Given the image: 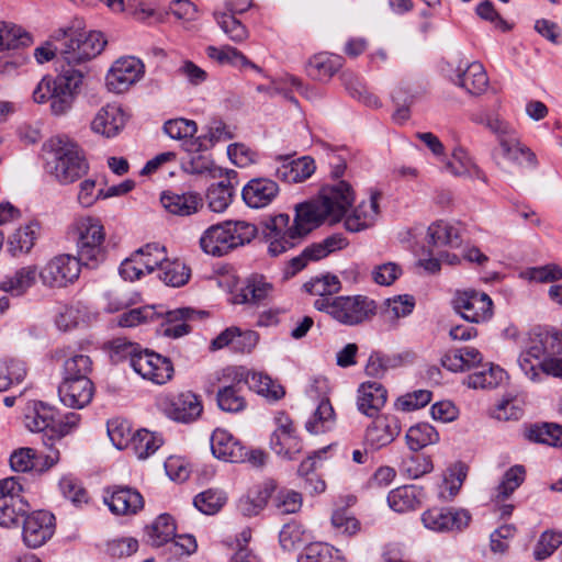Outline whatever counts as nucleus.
I'll use <instances>...</instances> for the list:
<instances>
[{
	"instance_id": "nucleus-59",
	"label": "nucleus",
	"mask_w": 562,
	"mask_h": 562,
	"mask_svg": "<svg viewBox=\"0 0 562 562\" xmlns=\"http://www.w3.org/2000/svg\"><path fill=\"white\" fill-rule=\"evenodd\" d=\"M26 375L22 361L9 359L0 361V392L7 391L14 383H20Z\"/></svg>"
},
{
	"instance_id": "nucleus-37",
	"label": "nucleus",
	"mask_w": 562,
	"mask_h": 562,
	"mask_svg": "<svg viewBox=\"0 0 562 562\" xmlns=\"http://www.w3.org/2000/svg\"><path fill=\"white\" fill-rule=\"evenodd\" d=\"M37 278L40 279V270L35 265L21 267L1 281L0 289L4 292L22 295L36 283Z\"/></svg>"
},
{
	"instance_id": "nucleus-18",
	"label": "nucleus",
	"mask_w": 562,
	"mask_h": 562,
	"mask_svg": "<svg viewBox=\"0 0 562 562\" xmlns=\"http://www.w3.org/2000/svg\"><path fill=\"white\" fill-rule=\"evenodd\" d=\"M128 115L117 103L103 105L91 122V130L108 138L116 136L125 126Z\"/></svg>"
},
{
	"instance_id": "nucleus-64",
	"label": "nucleus",
	"mask_w": 562,
	"mask_h": 562,
	"mask_svg": "<svg viewBox=\"0 0 562 562\" xmlns=\"http://www.w3.org/2000/svg\"><path fill=\"white\" fill-rule=\"evenodd\" d=\"M108 435L114 447L124 449L132 443L133 432L127 420L114 418L108 422Z\"/></svg>"
},
{
	"instance_id": "nucleus-43",
	"label": "nucleus",
	"mask_w": 562,
	"mask_h": 562,
	"mask_svg": "<svg viewBox=\"0 0 562 562\" xmlns=\"http://www.w3.org/2000/svg\"><path fill=\"white\" fill-rule=\"evenodd\" d=\"M209 58L217 61L221 65H232L240 67H250L256 71H260V67L250 61L240 50L229 45L222 47L209 46L206 48Z\"/></svg>"
},
{
	"instance_id": "nucleus-25",
	"label": "nucleus",
	"mask_w": 562,
	"mask_h": 562,
	"mask_svg": "<svg viewBox=\"0 0 562 562\" xmlns=\"http://www.w3.org/2000/svg\"><path fill=\"white\" fill-rule=\"evenodd\" d=\"M274 291L273 284L259 273L250 274L240 293L236 295V302L243 304L260 305L271 299Z\"/></svg>"
},
{
	"instance_id": "nucleus-32",
	"label": "nucleus",
	"mask_w": 562,
	"mask_h": 562,
	"mask_svg": "<svg viewBox=\"0 0 562 562\" xmlns=\"http://www.w3.org/2000/svg\"><path fill=\"white\" fill-rule=\"evenodd\" d=\"M55 357L64 359V378L81 379V376H88L92 371L91 358L71 347L56 350Z\"/></svg>"
},
{
	"instance_id": "nucleus-17",
	"label": "nucleus",
	"mask_w": 562,
	"mask_h": 562,
	"mask_svg": "<svg viewBox=\"0 0 562 562\" xmlns=\"http://www.w3.org/2000/svg\"><path fill=\"white\" fill-rule=\"evenodd\" d=\"M58 394L64 405L80 409L91 402L94 385L89 376H81V379L64 378L58 387Z\"/></svg>"
},
{
	"instance_id": "nucleus-16",
	"label": "nucleus",
	"mask_w": 562,
	"mask_h": 562,
	"mask_svg": "<svg viewBox=\"0 0 562 562\" xmlns=\"http://www.w3.org/2000/svg\"><path fill=\"white\" fill-rule=\"evenodd\" d=\"M55 531V517L46 510H35L23 520L22 537L29 548H40Z\"/></svg>"
},
{
	"instance_id": "nucleus-27",
	"label": "nucleus",
	"mask_w": 562,
	"mask_h": 562,
	"mask_svg": "<svg viewBox=\"0 0 562 562\" xmlns=\"http://www.w3.org/2000/svg\"><path fill=\"white\" fill-rule=\"evenodd\" d=\"M235 137V127L222 120L213 119L206 125V132L194 140L187 143L189 150L210 149L216 143L227 142Z\"/></svg>"
},
{
	"instance_id": "nucleus-6",
	"label": "nucleus",
	"mask_w": 562,
	"mask_h": 562,
	"mask_svg": "<svg viewBox=\"0 0 562 562\" xmlns=\"http://www.w3.org/2000/svg\"><path fill=\"white\" fill-rule=\"evenodd\" d=\"M75 231L77 257L83 266L97 268L108 256L102 222L93 216H83L76 221Z\"/></svg>"
},
{
	"instance_id": "nucleus-42",
	"label": "nucleus",
	"mask_w": 562,
	"mask_h": 562,
	"mask_svg": "<svg viewBox=\"0 0 562 562\" xmlns=\"http://www.w3.org/2000/svg\"><path fill=\"white\" fill-rule=\"evenodd\" d=\"M32 43V35L21 26L0 22V52L26 47Z\"/></svg>"
},
{
	"instance_id": "nucleus-48",
	"label": "nucleus",
	"mask_w": 562,
	"mask_h": 562,
	"mask_svg": "<svg viewBox=\"0 0 562 562\" xmlns=\"http://www.w3.org/2000/svg\"><path fill=\"white\" fill-rule=\"evenodd\" d=\"M176 524L173 518L168 514H161L149 527L148 536L150 542L155 547H161L176 538Z\"/></svg>"
},
{
	"instance_id": "nucleus-10",
	"label": "nucleus",
	"mask_w": 562,
	"mask_h": 562,
	"mask_svg": "<svg viewBox=\"0 0 562 562\" xmlns=\"http://www.w3.org/2000/svg\"><path fill=\"white\" fill-rule=\"evenodd\" d=\"M81 266L83 265L77 256L68 254L54 256L40 269V280L49 289L67 288L78 280Z\"/></svg>"
},
{
	"instance_id": "nucleus-11",
	"label": "nucleus",
	"mask_w": 562,
	"mask_h": 562,
	"mask_svg": "<svg viewBox=\"0 0 562 562\" xmlns=\"http://www.w3.org/2000/svg\"><path fill=\"white\" fill-rule=\"evenodd\" d=\"M83 79L81 69L74 66H59V74L54 78V91L49 94L50 110L55 115L65 114L72 105Z\"/></svg>"
},
{
	"instance_id": "nucleus-29",
	"label": "nucleus",
	"mask_w": 562,
	"mask_h": 562,
	"mask_svg": "<svg viewBox=\"0 0 562 562\" xmlns=\"http://www.w3.org/2000/svg\"><path fill=\"white\" fill-rule=\"evenodd\" d=\"M380 193L374 192L368 201H362L345 220V227L351 233H358L373 225L379 214Z\"/></svg>"
},
{
	"instance_id": "nucleus-22",
	"label": "nucleus",
	"mask_w": 562,
	"mask_h": 562,
	"mask_svg": "<svg viewBox=\"0 0 562 562\" xmlns=\"http://www.w3.org/2000/svg\"><path fill=\"white\" fill-rule=\"evenodd\" d=\"M211 450L215 458L226 462H245L247 450L231 432L217 428L211 436Z\"/></svg>"
},
{
	"instance_id": "nucleus-30",
	"label": "nucleus",
	"mask_w": 562,
	"mask_h": 562,
	"mask_svg": "<svg viewBox=\"0 0 562 562\" xmlns=\"http://www.w3.org/2000/svg\"><path fill=\"white\" fill-rule=\"evenodd\" d=\"M202 409L203 406L198 395L187 391L172 398L168 414L173 420L191 423L201 415Z\"/></svg>"
},
{
	"instance_id": "nucleus-34",
	"label": "nucleus",
	"mask_w": 562,
	"mask_h": 562,
	"mask_svg": "<svg viewBox=\"0 0 562 562\" xmlns=\"http://www.w3.org/2000/svg\"><path fill=\"white\" fill-rule=\"evenodd\" d=\"M463 231L460 223L435 222L427 231L428 243L432 246L459 247L462 243Z\"/></svg>"
},
{
	"instance_id": "nucleus-60",
	"label": "nucleus",
	"mask_w": 562,
	"mask_h": 562,
	"mask_svg": "<svg viewBox=\"0 0 562 562\" xmlns=\"http://www.w3.org/2000/svg\"><path fill=\"white\" fill-rule=\"evenodd\" d=\"M528 438L552 447L560 446L562 445V426L558 424L535 425L529 429Z\"/></svg>"
},
{
	"instance_id": "nucleus-49",
	"label": "nucleus",
	"mask_w": 562,
	"mask_h": 562,
	"mask_svg": "<svg viewBox=\"0 0 562 562\" xmlns=\"http://www.w3.org/2000/svg\"><path fill=\"white\" fill-rule=\"evenodd\" d=\"M432 469L434 464L429 456L414 453V451L404 457L400 465L402 475L409 480L419 479L430 473Z\"/></svg>"
},
{
	"instance_id": "nucleus-19",
	"label": "nucleus",
	"mask_w": 562,
	"mask_h": 562,
	"mask_svg": "<svg viewBox=\"0 0 562 562\" xmlns=\"http://www.w3.org/2000/svg\"><path fill=\"white\" fill-rule=\"evenodd\" d=\"M104 503L115 515H134L144 507V498L139 492L128 486H113L106 490Z\"/></svg>"
},
{
	"instance_id": "nucleus-52",
	"label": "nucleus",
	"mask_w": 562,
	"mask_h": 562,
	"mask_svg": "<svg viewBox=\"0 0 562 562\" xmlns=\"http://www.w3.org/2000/svg\"><path fill=\"white\" fill-rule=\"evenodd\" d=\"M310 539L308 531L296 521L285 524L279 533L280 546L285 551H292L306 543Z\"/></svg>"
},
{
	"instance_id": "nucleus-14",
	"label": "nucleus",
	"mask_w": 562,
	"mask_h": 562,
	"mask_svg": "<svg viewBox=\"0 0 562 562\" xmlns=\"http://www.w3.org/2000/svg\"><path fill=\"white\" fill-rule=\"evenodd\" d=\"M274 424L270 448L280 457L295 459L302 452V441L296 435L292 419L284 412H279L274 416Z\"/></svg>"
},
{
	"instance_id": "nucleus-62",
	"label": "nucleus",
	"mask_w": 562,
	"mask_h": 562,
	"mask_svg": "<svg viewBox=\"0 0 562 562\" xmlns=\"http://www.w3.org/2000/svg\"><path fill=\"white\" fill-rule=\"evenodd\" d=\"M207 150L209 149L186 150L189 157L182 162L183 170L192 175L212 172L214 161L211 155L205 153Z\"/></svg>"
},
{
	"instance_id": "nucleus-47",
	"label": "nucleus",
	"mask_w": 562,
	"mask_h": 562,
	"mask_svg": "<svg viewBox=\"0 0 562 562\" xmlns=\"http://www.w3.org/2000/svg\"><path fill=\"white\" fill-rule=\"evenodd\" d=\"M504 378L505 371L501 367L490 364L487 369L483 368L468 375L464 384L471 389H494L502 383Z\"/></svg>"
},
{
	"instance_id": "nucleus-40",
	"label": "nucleus",
	"mask_w": 562,
	"mask_h": 562,
	"mask_svg": "<svg viewBox=\"0 0 562 562\" xmlns=\"http://www.w3.org/2000/svg\"><path fill=\"white\" fill-rule=\"evenodd\" d=\"M467 473L468 468L461 462L448 468L443 475L442 484L439 487V498L443 502H451L460 492Z\"/></svg>"
},
{
	"instance_id": "nucleus-51",
	"label": "nucleus",
	"mask_w": 562,
	"mask_h": 562,
	"mask_svg": "<svg viewBox=\"0 0 562 562\" xmlns=\"http://www.w3.org/2000/svg\"><path fill=\"white\" fill-rule=\"evenodd\" d=\"M164 132L172 139L181 140L182 148L184 150H189L186 145L187 143L194 140L198 136H195L198 132V125L194 121L178 117L168 120L164 124Z\"/></svg>"
},
{
	"instance_id": "nucleus-46",
	"label": "nucleus",
	"mask_w": 562,
	"mask_h": 562,
	"mask_svg": "<svg viewBox=\"0 0 562 562\" xmlns=\"http://www.w3.org/2000/svg\"><path fill=\"white\" fill-rule=\"evenodd\" d=\"M438 441V431L428 423L416 424L409 427L406 432V442L408 448L414 452L429 445L437 443Z\"/></svg>"
},
{
	"instance_id": "nucleus-4",
	"label": "nucleus",
	"mask_w": 562,
	"mask_h": 562,
	"mask_svg": "<svg viewBox=\"0 0 562 562\" xmlns=\"http://www.w3.org/2000/svg\"><path fill=\"white\" fill-rule=\"evenodd\" d=\"M52 38L60 44V58L65 66L74 67L97 57L106 45L101 32L86 31L79 23L55 31Z\"/></svg>"
},
{
	"instance_id": "nucleus-63",
	"label": "nucleus",
	"mask_w": 562,
	"mask_h": 562,
	"mask_svg": "<svg viewBox=\"0 0 562 562\" xmlns=\"http://www.w3.org/2000/svg\"><path fill=\"white\" fill-rule=\"evenodd\" d=\"M35 239V225H26L23 228H19L12 236L9 237V250L13 256L26 254L33 248Z\"/></svg>"
},
{
	"instance_id": "nucleus-8",
	"label": "nucleus",
	"mask_w": 562,
	"mask_h": 562,
	"mask_svg": "<svg viewBox=\"0 0 562 562\" xmlns=\"http://www.w3.org/2000/svg\"><path fill=\"white\" fill-rule=\"evenodd\" d=\"M116 352L130 357V366L143 379L156 384H164L173 375V366L170 359L154 351H137L136 345L132 342L115 341Z\"/></svg>"
},
{
	"instance_id": "nucleus-61",
	"label": "nucleus",
	"mask_w": 562,
	"mask_h": 562,
	"mask_svg": "<svg viewBox=\"0 0 562 562\" xmlns=\"http://www.w3.org/2000/svg\"><path fill=\"white\" fill-rule=\"evenodd\" d=\"M299 562H344V560L334 552V549L326 543L315 542L308 544L299 555Z\"/></svg>"
},
{
	"instance_id": "nucleus-13",
	"label": "nucleus",
	"mask_w": 562,
	"mask_h": 562,
	"mask_svg": "<svg viewBox=\"0 0 562 562\" xmlns=\"http://www.w3.org/2000/svg\"><path fill=\"white\" fill-rule=\"evenodd\" d=\"M471 521V514L463 508L432 507L422 514L425 528L437 531H462Z\"/></svg>"
},
{
	"instance_id": "nucleus-54",
	"label": "nucleus",
	"mask_w": 562,
	"mask_h": 562,
	"mask_svg": "<svg viewBox=\"0 0 562 562\" xmlns=\"http://www.w3.org/2000/svg\"><path fill=\"white\" fill-rule=\"evenodd\" d=\"M303 286L310 294L318 296L317 299H334L333 294L340 290V281L336 276L326 274L311 279Z\"/></svg>"
},
{
	"instance_id": "nucleus-38",
	"label": "nucleus",
	"mask_w": 562,
	"mask_h": 562,
	"mask_svg": "<svg viewBox=\"0 0 562 562\" xmlns=\"http://www.w3.org/2000/svg\"><path fill=\"white\" fill-rule=\"evenodd\" d=\"M420 493L422 490L415 485H404L389 493L387 504L397 513L414 510L420 505Z\"/></svg>"
},
{
	"instance_id": "nucleus-12",
	"label": "nucleus",
	"mask_w": 562,
	"mask_h": 562,
	"mask_svg": "<svg viewBox=\"0 0 562 562\" xmlns=\"http://www.w3.org/2000/svg\"><path fill=\"white\" fill-rule=\"evenodd\" d=\"M453 308L470 323H484L493 316V301L484 292L475 290L458 291L453 299Z\"/></svg>"
},
{
	"instance_id": "nucleus-28",
	"label": "nucleus",
	"mask_w": 562,
	"mask_h": 562,
	"mask_svg": "<svg viewBox=\"0 0 562 562\" xmlns=\"http://www.w3.org/2000/svg\"><path fill=\"white\" fill-rule=\"evenodd\" d=\"M358 393V409L369 417L375 416L387 400V391L375 381L362 383Z\"/></svg>"
},
{
	"instance_id": "nucleus-55",
	"label": "nucleus",
	"mask_w": 562,
	"mask_h": 562,
	"mask_svg": "<svg viewBox=\"0 0 562 562\" xmlns=\"http://www.w3.org/2000/svg\"><path fill=\"white\" fill-rule=\"evenodd\" d=\"M525 477L526 469L524 465L516 464L509 468L496 487V499L504 501L508 498L521 485V483L525 481Z\"/></svg>"
},
{
	"instance_id": "nucleus-56",
	"label": "nucleus",
	"mask_w": 562,
	"mask_h": 562,
	"mask_svg": "<svg viewBox=\"0 0 562 562\" xmlns=\"http://www.w3.org/2000/svg\"><path fill=\"white\" fill-rule=\"evenodd\" d=\"M159 271V279L173 288L184 285L190 278V269L178 260L164 262Z\"/></svg>"
},
{
	"instance_id": "nucleus-5",
	"label": "nucleus",
	"mask_w": 562,
	"mask_h": 562,
	"mask_svg": "<svg viewBox=\"0 0 562 562\" xmlns=\"http://www.w3.org/2000/svg\"><path fill=\"white\" fill-rule=\"evenodd\" d=\"M256 225L245 221H226L209 227L200 238L205 254L221 257L250 243L257 235Z\"/></svg>"
},
{
	"instance_id": "nucleus-45",
	"label": "nucleus",
	"mask_w": 562,
	"mask_h": 562,
	"mask_svg": "<svg viewBox=\"0 0 562 562\" xmlns=\"http://www.w3.org/2000/svg\"><path fill=\"white\" fill-rule=\"evenodd\" d=\"M30 505L23 497H4L0 502V526L10 528L19 525L20 517H26Z\"/></svg>"
},
{
	"instance_id": "nucleus-35",
	"label": "nucleus",
	"mask_w": 562,
	"mask_h": 562,
	"mask_svg": "<svg viewBox=\"0 0 562 562\" xmlns=\"http://www.w3.org/2000/svg\"><path fill=\"white\" fill-rule=\"evenodd\" d=\"M344 58L339 55L319 53L310 58L307 75L318 81H328L341 67Z\"/></svg>"
},
{
	"instance_id": "nucleus-50",
	"label": "nucleus",
	"mask_w": 562,
	"mask_h": 562,
	"mask_svg": "<svg viewBox=\"0 0 562 562\" xmlns=\"http://www.w3.org/2000/svg\"><path fill=\"white\" fill-rule=\"evenodd\" d=\"M233 196L234 188L227 179L213 183L206 193L209 207L216 213L224 212L232 203Z\"/></svg>"
},
{
	"instance_id": "nucleus-21",
	"label": "nucleus",
	"mask_w": 562,
	"mask_h": 562,
	"mask_svg": "<svg viewBox=\"0 0 562 562\" xmlns=\"http://www.w3.org/2000/svg\"><path fill=\"white\" fill-rule=\"evenodd\" d=\"M398 419L393 415H380L368 426L364 440L372 449L378 450L390 445L400 434Z\"/></svg>"
},
{
	"instance_id": "nucleus-3",
	"label": "nucleus",
	"mask_w": 562,
	"mask_h": 562,
	"mask_svg": "<svg viewBox=\"0 0 562 562\" xmlns=\"http://www.w3.org/2000/svg\"><path fill=\"white\" fill-rule=\"evenodd\" d=\"M47 171L61 184H69L88 172L89 165L79 146L68 136L57 135L43 144Z\"/></svg>"
},
{
	"instance_id": "nucleus-23",
	"label": "nucleus",
	"mask_w": 562,
	"mask_h": 562,
	"mask_svg": "<svg viewBox=\"0 0 562 562\" xmlns=\"http://www.w3.org/2000/svg\"><path fill=\"white\" fill-rule=\"evenodd\" d=\"M279 186L268 178H255L243 188L244 202L252 209H261L269 205L279 194Z\"/></svg>"
},
{
	"instance_id": "nucleus-58",
	"label": "nucleus",
	"mask_w": 562,
	"mask_h": 562,
	"mask_svg": "<svg viewBox=\"0 0 562 562\" xmlns=\"http://www.w3.org/2000/svg\"><path fill=\"white\" fill-rule=\"evenodd\" d=\"M138 263L143 266L147 273H151L156 267L161 268L164 262H167L166 249L159 244H147L135 251Z\"/></svg>"
},
{
	"instance_id": "nucleus-33",
	"label": "nucleus",
	"mask_w": 562,
	"mask_h": 562,
	"mask_svg": "<svg viewBox=\"0 0 562 562\" xmlns=\"http://www.w3.org/2000/svg\"><path fill=\"white\" fill-rule=\"evenodd\" d=\"M56 409L43 402H31L25 407L24 425L35 432L44 431L47 428H54Z\"/></svg>"
},
{
	"instance_id": "nucleus-36",
	"label": "nucleus",
	"mask_w": 562,
	"mask_h": 562,
	"mask_svg": "<svg viewBox=\"0 0 562 562\" xmlns=\"http://www.w3.org/2000/svg\"><path fill=\"white\" fill-rule=\"evenodd\" d=\"M454 83L473 95L482 94L488 86V77L481 63H471L464 70L457 75Z\"/></svg>"
},
{
	"instance_id": "nucleus-53",
	"label": "nucleus",
	"mask_w": 562,
	"mask_h": 562,
	"mask_svg": "<svg viewBox=\"0 0 562 562\" xmlns=\"http://www.w3.org/2000/svg\"><path fill=\"white\" fill-rule=\"evenodd\" d=\"M131 445L138 459H146L159 449L162 439L155 432L140 429L134 432Z\"/></svg>"
},
{
	"instance_id": "nucleus-39",
	"label": "nucleus",
	"mask_w": 562,
	"mask_h": 562,
	"mask_svg": "<svg viewBox=\"0 0 562 562\" xmlns=\"http://www.w3.org/2000/svg\"><path fill=\"white\" fill-rule=\"evenodd\" d=\"M243 375L232 385L221 387L216 394L218 407L228 413H239L246 408V400L243 395Z\"/></svg>"
},
{
	"instance_id": "nucleus-20",
	"label": "nucleus",
	"mask_w": 562,
	"mask_h": 562,
	"mask_svg": "<svg viewBox=\"0 0 562 562\" xmlns=\"http://www.w3.org/2000/svg\"><path fill=\"white\" fill-rule=\"evenodd\" d=\"M225 12L213 13V16L226 34V36L234 43H244L249 37L248 29L236 18V14H241L250 8V2L246 3L245 7H238L233 1H227L225 4Z\"/></svg>"
},
{
	"instance_id": "nucleus-15",
	"label": "nucleus",
	"mask_w": 562,
	"mask_h": 562,
	"mask_svg": "<svg viewBox=\"0 0 562 562\" xmlns=\"http://www.w3.org/2000/svg\"><path fill=\"white\" fill-rule=\"evenodd\" d=\"M143 74L144 65L138 58L131 56L120 58L106 75V87L114 93H123L135 85Z\"/></svg>"
},
{
	"instance_id": "nucleus-57",
	"label": "nucleus",
	"mask_w": 562,
	"mask_h": 562,
	"mask_svg": "<svg viewBox=\"0 0 562 562\" xmlns=\"http://www.w3.org/2000/svg\"><path fill=\"white\" fill-rule=\"evenodd\" d=\"M226 501L227 497L223 491L209 488L198 494L193 504L199 512L205 515H214L221 510Z\"/></svg>"
},
{
	"instance_id": "nucleus-31",
	"label": "nucleus",
	"mask_w": 562,
	"mask_h": 562,
	"mask_svg": "<svg viewBox=\"0 0 562 562\" xmlns=\"http://www.w3.org/2000/svg\"><path fill=\"white\" fill-rule=\"evenodd\" d=\"M198 311L191 307H180L165 313L166 321L161 325V333L166 337L180 338L191 331L190 322L193 321Z\"/></svg>"
},
{
	"instance_id": "nucleus-41",
	"label": "nucleus",
	"mask_w": 562,
	"mask_h": 562,
	"mask_svg": "<svg viewBox=\"0 0 562 562\" xmlns=\"http://www.w3.org/2000/svg\"><path fill=\"white\" fill-rule=\"evenodd\" d=\"M243 380L250 389L269 400L278 401L285 394L282 385L261 372H247Z\"/></svg>"
},
{
	"instance_id": "nucleus-1",
	"label": "nucleus",
	"mask_w": 562,
	"mask_h": 562,
	"mask_svg": "<svg viewBox=\"0 0 562 562\" xmlns=\"http://www.w3.org/2000/svg\"><path fill=\"white\" fill-rule=\"evenodd\" d=\"M355 201L351 186L340 180L335 184L322 189L319 199L301 203L295 206V216L292 224L305 238L324 221H340Z\"/></svg>"
},
{
	"instance_id": "nucleus-26",
	"label": "nucleus",
	"mask_w": 562,
	"mask_h": 562,
	"mask_svg": "<svg viewBox=\"0 0 562 562\" xmlns=\"http://www.w3.org/2000/svg\"><path fill=\"white\" fill-rule=\"evenodd\" d=\"M558 345L557 328L539 326L529 333L525 348L533 359H541L546 355L560 353Z\"/></svg>"
},
{
	"instance_id": "nucleus-9",
	"label": "nucleus",
	"mask_w": 562,
	"mask_h": 562,
	"mask_svg": "<svg viewBox=\"0 0 562 562\" xmlns=\"http://www.w3.org/2000/svg\"><path fill=\"white\" fill-rule=\"evenodd\" d=\"M262 238L267 244L268 254L278 257L297 246L304 239L292 224L290 215L281 213L267 218L262 223Z\"/></svg>"
},
{
	"instance_id": "nucleus-7",
	"label": "nucleus",
	"mask_w": 562,
	"mask_h": 562,
	"mask_svg": "<svg viewBox=\"0 0 562 562\" xmlns=\"http://www.w3.org/2000/svg\"><path fill=\"white\" fill-rule=\"evenodd\" d=\"M313 306L346 326H356L369 319L374 315L376 307L374 301L364 295L316 299Z\"/></svg>"
},
{
	"instance_id": "nucleus-24",
	"label": "nucleus",
	"mask_w": 562,
	"mask_h": 562,
	"mask_svg": "<svg viewBox=\"0 0 562 562\" xmlns=\"http://www.w3.org/2000/svg\"><path fill=\"white\" fill-rule=\"evenodd\" d=\"M162 207L177 216H190L195 214L203 205L201 196L192 191L172 192L164 191L160 195Z\"/></svg>"
},
{
	"instance_id": "nucleus-2",
	"label": "nucleus",
	"mask_w": 562,
	"mask_h": 562,
	"mask_svg": "<svg viewBox=\"0 0 562 562\" xmlns=\"http://www.w3.org/2000/svg\"><path fill=\"white\" fill-rule=\"evenodd\" d=\"M481 123L496 137L492 159L501 170H505L507 165L519 169L537 168L536 154L520 140L517 130L509 122L497 114H487Z\"/></svg>"
},
{
	"instance_id": "nucleus-44",
	"label": "nucleus",
	"mask_w": 562,
	"mask_h": 562,
	"mask_svg": "<svg viewBox=\"0 0 562 562\" xmlns=\"http://www.w3.org/2000/svg\"><path fill=\"white\" fill-rule=\"evenodd\" d=\"M335 425V412L328 398H323L311 418L306 422L305 428L313 435L323 434Z\"/></svg>"
}]
</instances>
